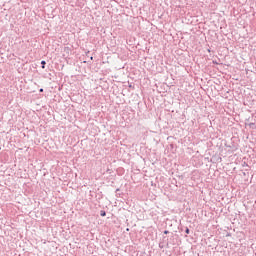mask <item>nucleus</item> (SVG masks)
<instances>
[{"label": "nucleus", "instance_id": "obj_1", "mask_svg": "<svg viewBox=\"0 0 256 256\" xmlns=\"http://www.w3.org/2000/svg\"><path fill=\"white\" fill-rule=\"evenodd\" d=\"M100 215H101V217H105V215H107V213L105 211H101Z\"/></svg>", "mask_w": 256, "mask_h": 256}, {"label": "nucleus", "instance_id": "obj_2", "mask_svg": "<svg viewBox=\"0 0 256 256\" xmlns=\"http://www.w3.org/2000/svg\"><path fill=\"white\" fill-rule=\"evenodd\" d=\"M41 65H42V69H45L46 62H45V61H42V62H41Z\"/></svg>", "mask_w": 256, "mask_h": 256}, {"label": "nucleus", "instance_id": "obj_3", "mask_svg": "<svg viewBox=\"0 0 256 256\" xmlns=\"http://www.w3.org/2000/svg\"><path fill=\"white\" fill-rule=\"evenodd\" d=\"M186 234L189 235L190 231H189V228H186Z\"/></svg>", "mask_w": 256, "mask_h": 256}, {"label": "nucleus", "instance_id": "obj_4", "mask_svg": "<svg viewBox=\"0 0 256 256\" xmlns=\"http://www.w3.org/2000/svg\"><path fill=\"white\" fill-rule=\"evenodd\" d=\"M40 93H43V88L40 89Z\"/></svg>", "mask_w": 256, "mask_h": 256}, {"label": "nucleus", "instance_id": "obj_5", "mask_svg": "<svg viewBox=\"0 0 256 256\" xmlns=\"http://www.w3.org/2000/svg\"><path fill=\"white\" fill-rule=\"evenodd\" d=\"M164 233L167 234V231H165Z\"/></svg>", "mask_w": 256, "mask_h": 256}]
</instances>
